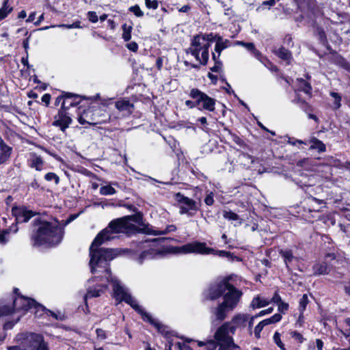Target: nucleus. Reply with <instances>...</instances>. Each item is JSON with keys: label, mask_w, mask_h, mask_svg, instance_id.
Wrapping results in <instances>:
<instances>
[{"label": "nucleus", "mask_w": 350, "mask_h": 350, "mask_svg": "<svg viewBox=\"0 0 350 350\" xmlns=\"http://www.w3.org/2000/svg\"><path fill=\"white\" fill-rule=\"evenodd\" d=\"M134 224L126 221L125 217L111 220L108 226L100 230L92 242L89 248L90 267L92 273L96 272V267L103 262H107L117 256L113 249L100 247L105 241L111 239V234L123 233L128 236L132 235Z\"/></svg>", "instance_id": "nucleus-1"}, {"label": "nucleus", "mask_w": 350, "mask_h": 350, "mask_svg": "<svg viewBox=\"0 0 350 350\" xmlns=\"http://www.w3.org/2000/svg\"><path fill=\"white\" fill-rule=\"evenodd\" d=\"M231 280L230 275L226 276L208 288L207 299L215 301L223 297V301L211 310L215 320L219 322L224 321L228 313L237 308L243 295L242 291L230 283Z\"/></svg>", "instance_id": "nucleus-2"}, {"label": "nucleus", "mask_w": 350, "mask_h": 350, "mask_svg": "<svg viewBox=\"0 0 350 350\" xmlns=\"http://www.w3.org/2000/svg\"><path fill=\"white\" fill-rule=\"evenodd\" d=\"M31 234L30 241L34 247H44L53 248L58 246L63 241L64 231L57 224L41 217L35 218L31 222Z\"/></svg>", "instance_id": "nucleus-3"}, {"label": "nucleus", "mask_w": 350, "mask_h": 350, "mask_svg": "<svg viewBox=\"0 0 350 350\" xmlns=\"http://www.w3.org/2000/svg\"><path fill=\"white\" fill-rule=\"evenodd\" d=\"M169 252L176 254H200L203 255L213 254L222 258H227L232 256V252L226 250H215L206 246L204 242L194 241L181 246H172L168 249Z\"/></svg>", "instance_id": "nucleus-4"}, {"label": "nucleus", "mask_w": 350, "mask_h": 350, "mask_svg": "<svg viewBox=\"0 0 350 350\" xmlns=\"http://www.w3.org/2000/svg\"><path fill=\"white\" fill-rule=\"evenodd\" d=\"M210 46V43L204 38L197 35L192 39L190 46L187 49L186 53L193 55L201 64L206 65L209 59L208 49Z\"/></svg>", "instance_id": "nucleus-5"}, {"label": "nucleus", "mask_w": 350, "mask_h": 350, "mask_svg": "<svg viewBox=\"0 0 350 350\" xmlns=\"http://www.w3.org/2000/svg\"><path fill=\"white\" fill-rule=\"evenodd\" d=\"M323 207H325V206L309 197L305 196L299 204L297 205L296 213L297 217L308 222H312L314 216L312 213L319 212Z\"/></svg>", "instance_id": "nucleus-6"}, {"label": "nucleus", "mask_w": 350, "mask_h": 350, "mask_svg": "<svg viewBox=\"0 0 350 350\" xmlns=\"http://www.w3.org/2000/svg\"><path fill=\"white\" fill-rule=\"evenodd\" d=\"M109 118L100 107H90L79 114L78 121L82 125H96L106 122Z\"/></svg>", "instance_id": "nucleus-7"}, {"label": "nucleus", "mask_w": 350, "mask_h": 350, "mask_svg": "<svg viewBox=\"0 0 350 350\" xmlns=\"http://www.w3.org/2000/svg\"><path fill=\"white\" fill-rule=\"evenodd\" d=\"M320 157L312 161L310 159H300L297 162V165L304 167L306 170H310L317 173H321V177L325 179H330L332 176V166L327 164L321 163Z\"/></svg>", "instance_id": "nucleus-8"}, {"label": "nucleus", "mask_w": 350, "mask_h": 350, "mask_svg": "<svg viewBox=\"0 0 350 350\" xmlns=\"http://www.w3.org/2000/svg\"><path fill=\"white\" fill-rule=\"evenodd\" d=\"M23 350H49L42 335L36 333L26 334L21 341Z\"/></svg>", "instance_id": "nucleus-9"}, {"label": "nucleus", "mask_w": 350, "mask_h": 350, "mask_svg": "<svg viewBox=\"0 0 350 350\" xmlns=\"http://www.w3.org/2000/svg\"><path fill=\"white\" fill-rule=\"evenodd\" d=\"M189 96L196 100L200 110H206L210 112L215 111L216 100L208 96L199 89L192 88L190 91Z\"/></svg>", "instance_id": "nucleus-10"}, {"label": "nucleus", "mask_w": 350, "mask_h": 350, "mask_svg": "<svg viewBox=\"0 0 350 350\" xmlns=\"http://www.w3.org/2000/svg\"><path fill=\"white\" fill-rule=\"evenodd\" d=\"M12 215L15 217V222L12 225L14 227L13 232L16 233L18 230V224L28 222L32 217L39 215V213L29 210L25 206H14L12 208Z\"/></svg>", "instance_id": "nucleus-11"}, {"label": "nucleus", "mask_w": 350, "mask_h": 350, "mask_svg": "<svg viewBox=\"0 0 350 350\" xmlns=\"http://www.w3.org/2000/svg\"><path fill=\"white\" fill-rule=\"evenodd\" d=\"M175 199L180 204V213L186 214L189 216H193L199 210L198 203L193 199L189 198L178 192L175 195Z\"/></svg>", "instance_id": "nucleus-12"}, {"label": "nucleus", "mask_w": 350, "mask_h": 350, "mask_svg": "<svg viewBox=\"0 0 350 350\" xmlns=\"http://www.w3.org/2000/svg\"><path fill=\"white\" fill-rule=\"evenodd\" d=\"M336 256L335 253H326L322 261L315 262L312 265V271L314 275H327L332 270L333 265L331 262L336 259Z\"/></svg>", "instance_id": "nucleus-13"}, {"label": "nucleus", "mask_w": 350, "mask_h": 350, "mask_svg": "<svg viewBox=\"0 0 350 350\" xmlns=\"http://www.w3.org/2000/svg\"><path fill=\"white\" fill-rule=\"evenodd\" d=\"M288 155L284 157V155L276 157L275 154H269L267 157L265 158V164H268L267 166V172H271L274 169L275 170H284V167H286L287 163H291L288 160L290 159L288 158Z\"/></svg>", "instance_id": "nucleus-14"}, {"label": "nucleus", "mask_w": 350, "mask_h": 350, "mask_svg": "<svg viewBox=\"0 0 350 350\" xmlns=\"http://www.w3.org/2000/svg\"><path fill=\"white\" fill-rule=\"evenodd\" d=\"M234 334V328L230 327V323H223L215 331L213 338L219 342L234 340L232 336Z\"/></svg>", "instance_id": "nucleus-15"}, {"label": "nucleus", "mask_w": 350, "mask_h": 350, "mask_svg": "<svg viewBox=\"0 0 350 350\" xmlns=\"http://www.w3.org/2000/svg\"><path fill=\"white\" fill-rule=\"evenodd\" d=\"M113 297L118 303L124 301L131 307L136 302L133 297L117 282L113 284Z\"/></svg>", "instance_id": "nucleus-16"}, {"label": "nucleus", "mask_w": 350, "mask_h": 350, "mask_svg": "<svg viewBox=\"0 0 350 350\" xmlns=\"http://www.w3.org/2000/svg\"><path fill=\"white\" fill-rule=\"evenodd\" d=\"M33 302V298L19 296V298H12V306L14 308V312H21L22 314H25L31 310V305Z\"/></svg>", "instance_id": "nucleus-17"}, {"label": "nucleus", "mask_w": 350, "mask_h": 350, "mask_svg": "<svg viewBox=\"0 0 350 350\" xmlns=\"http://www.w3.org/2000/svg\"><path fill=\"white\" fill-rule=\"evenodd\" d=\"M265 159L254 157V162L251 165V176L261 174L267 172L268 164H265Z\"/></svg>", "instance_id": "nucleus-18"}, {"label": "nucleus", "mask_w": 350, "mask_h": 350, "mask_svg": "<svg viewBox=\"0 0 350 350\" xmlns=\"http://www.w3.org/2000/svg\"><path fill=\"white\" fill-rule=\"evenodd\" d=\"M55 119L53 125L59 126L62 131L68 128L72 122V119L67 114L66 111L62 109L58 114L55 116Z\"/></svg>", "instance_id": "nucleus-19"}, {"label": "nucleus", "mask_w": 350, "mask_h": 350, "mask_svg": "<svg viewBox=\"0 0 350 350\" xmlns=\"http://www.w3.org/2000/svg\"><path fill=\"white\" fill-rule=\"evenodd\" d=\"M153 326L157 329V332L161 334L165 338L176 337L183 339L187 342H190L191 341V339L185 338L183 336L180 337L176 332L172 330H169L167 325H163L158 321H157Z\"/></svg>", "instance_id": "nucleus-20"}, {"label": "nucleus", "mask_w": 350, "mask_h": 350, "mask_svg": "<svg viewBox=\"0 0 350 350\" xmlns=\"http://www.w3.org/2000/svg\"><path fill=\"white\" fill-rule=\"evenodd\" d=\"M249 319L247 314L239 313L232 317L230 323V327L234 328V333L238 328H245Z\"/></svg>", "instance_id": "nucleus-21"}, {"label": "nucleus", "mask_w": 350, "mask_h": 350, "mask_svg": "<svg viewBox=\"0 0 350 350\" xmlns=\"http://www.w3.org/2000/svg\"><path fill=\"white\" fill-rule=\"evenodd\" d=\"M306 196L309 197L319 202V196L321 193V185H306L301 186Z\"/></svg>", "instance_id": "nucleus-22"}, {"label": "nucleus", "mask_w": 350, "mask_h": 350, "mask_svg": "<svg viewBox=\"0 0 350 350\" xmlns=\"http://www.w3.org/2000/svg\"><path fill=\"white\" fill-rule=\"evenodd\" d=\"M80 103V98L78 95L72 93H65L62 103V109L67 110L71 107H75Z\"/></svg>", "instance_id": "nucleus-23"}, {"label": "nucleus", "mask_w": 350, "mask_h": 350, "mask_svg": "<svg viewBox=\"0 0 350 350\" xmlns=\"http://www.w3.org/2000/svg\"><path fill=\"white\" fill-rule=\"evenodd\" d=\"M214 40H215L216 43L213 53H215L216 56L220 57L221 51L230 46V40L224 39L221 36L217 34L214 36Z\"/></svg>", "instance_id": "nucleus-24"}, {"label": "nucleus", "mask_w": 350, "mask_h": 350, "mask_svg": "<svg viewBox=\"0 0 350 350\" xmlns=\"http://www.w3.org/2000/svg\"><path fill=\"white\" fill-rule=\"evenodd\" d=\"M171 247L172 246L167 247L164 251H157L154 249L144 250L140 253L138 257V262L139 264H142L147 258H153L157 255L163 254V253H170L168 249ZM170 253L172 254V252Z\"/></svg>", "instance_id": "nucleus-25"}, {"label": "nucleus", "mask_w": 350, "mask_h": 350, "mask_svg": "<svg viewBox=\"0 0 350 350\" xmlns=\"http://www.w3.org/2000/svg\"><path fill=\"white\" fill-rule=\"evenodd\" d=\"M319 198V203L325 206V204L328 203L329 200H334V193L330 187L321 185V193Z\"/></svg>", "instance_id": "nucleus-26"}, {"label": "nucleus", "mask_w": 350, "mask_h": 350, "mask_svg": "<svg viewBox=\"0 0 350 350\" xmlns=\"http://www.w3.org/2000/svg\"><path fill=\"white\" fill-rule=\"evenodd\" d=\"M131 308L135 310L142 317L144 321L148 322L152 325H154L157 321L148 313L142 306H140L136 301Z\"/></svg>", "instance_id": "nucleus-27"}, {"label": "nucleus", "mask_w": 350, "mask_h": 350, "mask_svg": "<svg viewBox=\"0 0 350 350\" xmlns=\"http://www.w3.org/2000/svg\"><path fill=\"white\" fill-rule=\"evenodd\" d=\"M139 226H142V227H138L134 224V228H133V230H132V235L139 234V233H142V234H149V235H154V236L158 235V230H152L150 227V225L148 224H144L143 222V224L139 225Z\"/></svg>", "instance_id": "nucleus-28"}, {"label": "nucleus", "mask_w": 350, "mask_h": 350, "mask_svg": "<svg viewBox=\"0 0 350 350\" xmlns=\"http://www.w3.org/2000/svg\"><path fill=\"white\" fill-rule=\"evenodd\" d=\"M237 162L243 168L250 170L251 165L254 162V156L252 154H238Z\"/></svg>", "instance_id": "nucleus-29"}, {"label": "nucleus", "mask_w": 350, "mask_h": 350, "mask_svg": "<svg viewBox=\"0 0 350 350\" xmlns=\"http://www.w3.org/2000/svg\"><path fill=\"white\" fill-rule=\"evenodd\" d=\"M66 166L70 170H72L75 172H77L81 174H83L85 176L93 177L95 176L92 172L90 171L89 170H88L87 168H85L81 165H75L73 163H71V164L66 165Z\"/></svg>", "instance_id": "nucleus-30"}, {"label": "nucleus", "mask_w": 350, "mask_h": 350, "mask_svg": "<svg viewBox=\"0 0 350 350\" xmlns=\"http://www.w3.org/2000/svg\"><path fill=\"white\" fill-rule=\"evenodd\" d=\"M178 161V167L182 170H189L193 172L191 165V159L187 158L185 154H176Z\"/></svg>", "instance_id": "nucleus-31"}, {"label": "nucleus", "mask_w": 350, "mask_h": 350, "mask_svg": "<svg viewBox=\"0 0 350 350\" xmlns=\"http://www.w3.org/2000/svg\"><path fill=\"white\" fill-rule=\"evenodd\" d=\"M28 165L30 167L36 169L37 171H41L43 169L44 161L40 157L36 154L33 156L28 160Z\"/></svg>", "instance_id": "nucleus-32"}, {"label": "nucleus", "mask_w": 350, "mask_h": 350, "mask_svg": "<svg viewBox=\"0 0 350 350\" xmlns=\"http://www.w3.org/2000/svg\"><path fill=\"white\" fill-rule=\"evenodd\" d=\"M116 107L120 111H124L126 113H131L133 109V105L131 103L129 100H118L116 103Z\"/></svg>", "instance_id": "nucleus-33"}, {"label": "nucleus", "mask_w": 350, "mask_h": 350, "mask_svg": "<svg viewBox=\"0 0 350 350\" xmlns=\"http://www.w3.org/2000/svg\"><path fill=\"white\" fill-rule=\"evenodd\" d=\"M31 310H33L34 314L36 317L40 318L45 315V312L46 311V308L42 305L41 304L37 302L34 299V302L32 303Z\"/></svg>", "instance_id": "nucleus-34"}, {"label": "nucleus", "mask_w": 350, "mask_h": 350, "mask_svg": "<svg viewBox=\"0 0 350 350\" xmlns=\"http://www.w3.org/2000/svg\"><path fill=\"white\" fill-rule=\"evenodd\" d=\"M135 213L131 215L124 216L126 221L131 223V221L135 222L137 225L143 224L144 221V215L141 211H138V210L135 212Z\"/></svg>", "instance_id": "nucleus-35"}, {"label": "nucleus", "mask_w": 350, "mask_h": 350, "mask_svg": "<svg viewBox=\"0 0 350 350\" xmlns=\"http://www.w3.org/2000/svg\"><path fill=\"white\" fill-rule=\"evenodd\" d=\"M102 289L98 288L96 286L94 287H90L85 295H84L83 299L84 302L86 303L88 299H91L93 297H98L100 296V294L102 293Z\"/></svg>", "instance_id": "nucleus-36"}, {"label": "nucleus", "mask_w": 350, "mask_h": 350, "mask_svg": "<svg viewBox=\"0 0 350 350\" xmlns=\"http://www.w3.org/2000/svg\"><path fill=\"white\" fill-rule=\"evenodd\" d=\"M217 350H235L239 349V346L237 345L234 340L219 342Z\"/></svg>", "instance_id": "nucleus-37"}, {"label": "nucleus", "mask_w": 350, "mask_h": 350, "mask_svg": "<svg viewBox=\"0 0 350 350\" xmlns=\"http://www.w3.org/2000/svg\"><path fill=\"white\" fill-rule=\"evenodd\" d=\"M269 304V301L266 299H262L259 296L253 298L250 308L252 309L260 308L265 307Z\"/></svg>", "instance_id": "nucleus-38"}, {"label": "nucleus", "mask_w": 350, "mask_h": 350, "mask_svg": "<svg viewBox=\"0 0 350 350\" xmlns=\"http://www.w3.org/2000/svg\"><path fill=\"white\" fill-rule=\"evenodd\" d=\"M14 229V227L12 226V225L8 228L2 229V230L0 229V244L4 245L8 243V241H9L8 235L10 234V232Z\"/></svg>", "instance_id": "nucleus-39"}, {"label": "nucleus", "mask_w": 350, "mask_h": 350, "mask_svg": "<svg viewBox=\"0 0 350 350\" xmlns=\"http://www.w3.org/2000/svg\"><path fill=\"white\" fill-rule=\"evenodd\" d=\"M310 149L312 150H317L318 152H325V145L317 139H313L310 142Z\"/></svg>", "instance_id": "nucleus-40"}, {"label": "nucleus", "mask_w": 350, "mask_h": 350, "mask_svg": "<svg viewBox=\"0 0 350 350\" xmlns=\"http://www.w3.org/2000/svg\"><path fill=\"white\" fill-rule=\"evenodd\" d=\"M275 53L278 57L284 61L289 62L290 59H291V52L284 47H281L276 50Z\"/></svg>", "instance_id": "nucleus-41"}, {"label": "nucleus", "mask_w": 350, "mask_h": 350, "mask_svg": "<svg viewBox=\"0 0 350 350\" xmlns=\"http://www.w3.org/2000/svg\"><path fill=\"white\" fill-rule=\"evenodd\" d=\"M14 312V308L12 304H0V317L10 315Z\"/></svg>", "instance_id": "nucleus-42"}, {"label": "nucleus", "mask_w": 350, "mask_h": 350, "mask_svg": "<svg viewBox=\"0 0 350 350\" xmlns=\"http://www.w3.org/2000/svg\"><path fill=\"white\" fill-rule=\"evenodd\" d=\"M280 254L282 256V257L284 259V261L286 265V267H288V264L292 262L294 256L293 254V252L291 250H280Z\"/></svg>", "instance_id": "nucleus-43"}, {"label": "nucleus", "mask_w": 350, "mask_h": 350, "mask_svg": "<svg viewBox=\"0 0 350 350\" xmlns=\"http://www.w3.org/2000/svg\"><path fill=\"white\" fill-rule=\"evenodd\" d=\"M212 58L215 62V65L210 68L211 70L214 72H220L222 68V63L219 59V57L216 56L215 53H212Z\"/></svg>", "instance_id": "nucleus-44"}, {"label": "nucleus", "mask_w": 350, "mask_h": 350, "mask_svg": "<svg viewBox=\"0 0 350 350\" xmlns=\"http://www.w3.org/2000/svg\"><path fill=\"white\" fill-rule=\"evenodd\" d=\"M8 0H4L2 7L0 8V21L5 18L12 11V8L8 5Z\"/></svg>", "instance_id": "nucleus-45"}, {"label": "nucleus", "mask_w": 350, "mask_h": 350, "mask_svg": "<svg viewBox=\"0 0 350 350\" xmlns=\"http://www.w3.org/2000/svg\"><path fill=\"white\" fill-rule=\"evenodd\" d=\"M65 27V28H67V29H79V28H81V22L80 21H76V22L73 23L72 24H70V25L61 24V25H52V26H51V27ZM49 28H50V27H46L42 28V29H49Z\"/></svg>", "instance_id": "nucleus-46"}, {"label": "nucleus", "mask_w": 350, "mask_h": 350, "mask_svg": "<svg viewBox=\"0 0 350 350\" xmlns=\"http://www.w3.org/2000/svg\"><path fill=\"white\" fill-rule=\"evenodd\" d=\"M298 81H299L300 90L303 91L307 94L310 95L312 90L310 84L302 79H298Z\"/></svg>", "instance_id": "nucleus-47"}, {"label": "nucleus", "mask_w": 350, "mask_h": 350, "mask_svg": "<svg viewBox=\"0 0 350 350\" xmlns=\"http://www.w3.org/2000/svg\"><path fill=\"white\" fill-rule=\"evenodd\" d=\"M282 319V316L281 314L276 313L273 314L272 317L264 319L263 321L265 323L266 325H270V324H275L276 323L280 322Z\"/></svg>", "instance_id": "nucleus-48"}, {"label": "nucleus", "mask_w": 350, "mask_h": 350, "mask_svg": "<svg viewBox=\"0 0 350 350\" xmlns=\"http://www.w3.org/2000/svg\"><path fill=\"white\" fill-rule=\"evenodd\" d=\"M329 94L334 99L333 108L334 109H338L341 107L342 98L340 95L335 92H331Z\"/></svg>", "instance_id": "nucleus-49"}, {"label": "nucleus", "mask_w": 350, "mask_h": 350, "mask_svg": "<svg viewBox=\"0 0 350 350\" xmlns=\"http://www.w3.org/2000/svg\"><path fill=\"white\" fill-rule=\"evenodd\" d=\"M122 38L125 41H129L131 38V31H132V27L131 25H127L126 24H124L122 25Z\"/></svg>", "instance_id": "nucleus-50"}, {"label": "nucleus", "mask_w": 350, "mask_h": 350, "mask_svg": "<svg viewBox=\"0 0 350 350\" xmlns=\"http://www.w3.org/2000/svg\"><path fill=\"white\" fill-rule=\"evenodd\" d=\"M223 217L224 219L229 221H237L239 218V215L231 210H224L223 211Z\"/></svg>", "instance_id": "nucleus-51"}, {"label": "nucleus", "mask_w": 350, "mask_h": 350, "mask_svg": "<svg viewBox=\"0 0 350 350\" xmlns=\"http://www.w3.org/2000/svg\"><path fill=\"white\" fill-rule=\"evenodd\" d=\"M309 303V299L306 294H304L299 301V312H305L306 306Z\"/></svg>", "instance_id": "nucleus-52"}, {"label": "nucleus", "mask_w": 350, "mask_h": 350, "mask_svg": "<svg viewBox=\"0 0 350 350\" xmlns=\"http://www.w3.org/2000/svg\"><path fill=\"white\" fill-rule=\"evenodd\" d=\"M273 340L275 344L281 349L286 350L284 344L281 340V334L278 332H275L273 336Z\"/></svg>", "instance_id": "nucleus-53"}, {"label": "nucleus", "mask_w": 350, "mask_h": 350, "mask_svg": "<svg viewBox=\"0 0 350 350\" xmlns=\"http://www.w3.org/2000/svg\"><path fill=\"white\" fill-rule=\"evenodd\" d=\"M100 193L102 195H113L116 193V190L111 185H105L100 187Z\"/></svg>", "instance_id": "nucleus-54"}, {"label": "nucleus", "mask_w": 350, "mask_h": 350, "mask_svg": "<svg viewBox=\"0 0 350 350\" xmlns=\"http://www.w3.org/2000/svg\"><path fill=\"white\" fill-rule=\"evenodd\" d=\"M289 334L299 344H302L306 340L303 335L297 331H291Z\"/></svg>", "instance_id": "nucleus-55"}, {"label": "nucleus", "mask_w": 350, "mask_h": 350, "mask_svg": "<svg viewBox=\"0 0 350 350\" xmlns=\"http://www.w3.org/2000/svg\"><path fill=\"white\" fill-rule=\"evenodd\" d=\"M278 306V311L279 312V314H286V312L289 309V304L286 302H284V301H281L280 303H279L278 304H277Z\"/></svg>", "instance_id": "nucleus-56"}, {"label": "nucleus", "mask_w": 350, "mask_h": 350, "mask_svg": "<svg viewBox=\"0 0 350 350\" xmlns=\"http://www.w3.org/2000/svg\"><path fill=\"white\" fill-rule=\"evenodd\" d=\"M266 326L263 320L259 322L254 327V335L256 338H259L260 336V332L263 329L264 327Z\"/></svg>", "instance_id": "nucleus-57"}, {"label": "nucleus", "mask_w": 350, "mask_h": 350, "mask_svg": "<svg viewBox=\"0 0 350 350\" xmlns=\"http://www.w3.org/2000/svg\"><path fill=\"white\" fill-rule=\"evenodd\" d=\"M44 178L47 181L54 180L55 184H58L59 183V176L54 172H48L45 174Z\"/></svg>", "instance_id": "nucleus-58"}, {"label": "nucleus", "mask_w": 350, "mask_h": 350, "mask_svg": "<svg viewBox=\"0 0 350 350\" xmlns=\"http://www.w3.org/2000/svg\"><path fill=\"white\" fill-rule=\"evenodd\" d=\"M177 228L174 224L167 225L163 230H158V235L166 234L169 232H175Z\"/></svg>", "instance_id": "nucleus-59"}, {"label": "nucleus", "mask_w": 350, "mask_h": 350, "mask_svg": "<svg viewBox=\"0 0 350 350\" xmlns=\"http://www.w3.org/2000/svg\"><path fill=\"white\" fill-rule=\"evenodd\" d=\"M218 346V342L214 338L210 339L206 341L205 347L207 350H215Z\"/></svg>", "instance_id": "nucleus-60"}, {"label": "nucleus", "mask_w": 350, "mask_h": 350, "mask_svg": "<svg viewBox=\"0 0 350 350\" xmlns=\"http://www.w3.org/2000/svg\"><path fill=\"white\" fill-rule=\"evenodd\" d=\"M129 10L137 17H142L144 16V12L142 11L138 5L130 7Z\"/></svg>", "instance_id": "nucleus-61"}, {"label": "nucleus", "mask_w": 350, "mask_h": 350, "mask_svg": "<svg viewBox=\"0 0 350 350\" xmlns=\"http://www.w3.org/2000/svg\"><path fill=\"white\" fill-rule=\"evenodd\" d=\"M96 334L97 339L99 340H104L107 338L106 331L101 328H97L96 329Z\"/></svg>", "instance_id": "nucleus-62"}, {"label": "nucleus", "mask_w": 350, "mask_h": 350, "mask_svg": "<svg viewBox=\"0 0 350 350\" xmlns=\"http://www.w3.org/2000/svg\"><path fill=\"white\" fill-rule=\"evenodd\" d=\"M214 202V193L213 191H210L204 198V203L207 206H212Z\"/></svg>", "instance_id": "nucleus-63"}, {"label": "nucleus", "mask_w": 350, "mask_h": 350, "mask_svg": "<svg viewBox=\"0 0 350 350\" xmlns=\"http://www.w3.org/2000/svg\"><path fill=\"white\" fill-rule=\"evenodd\" d=\"M145 4L148 9L156 10L159 6L157 0H145Z\"/></svg>", "instance_id": "nucleus-64"}]
</instances>
